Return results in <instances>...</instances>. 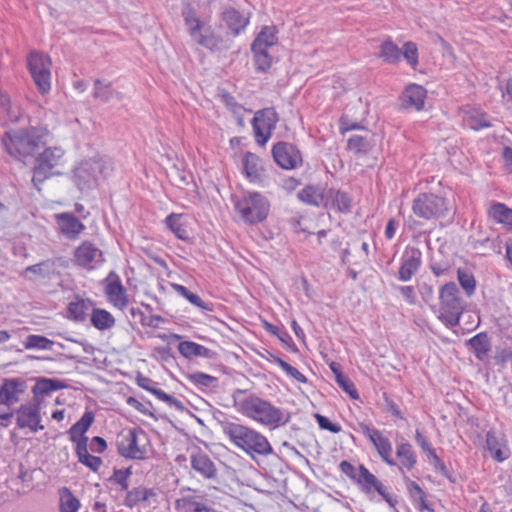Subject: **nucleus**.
Segmentation results:
<instances>
[{"instance_id":"nucleus-1","label":"nucleus","mask_w":512,"mask_h":512,"mask_svg":"<svg viewBox=\"0 0 512 512\" xmlns=\"http://www.w3.org/2000/svg\"><path fill=\"white\" fill-rule=\"evenodd\" d=\"M245 394L246 391L236 389L232 395L234 407L242 415L272 429L284 426L290 421V415L285 410L257 395Z\"/></svg>"},{"instance_id":"nucleus-2","label":"nucleus","mask_w":512,"mask_h":512,"mask_svg":"<svg viewBox=\"0 0 512 512\" xmlns=\"http://www.w3.org/2000/svg\"><path fill=\"white\" fill-rule=\"evenodd\" d=\"M49 135V130L44 126L13 129L5 132L2 144L10 156L24 162L47 143Z\"/></svg>"},{"instance_id":"nucleus-3","label":"nucleus","mask_w":512,"mask_h":512,"mask_svg":"<svg viewBox=\"0 0 512 512\" xmlns=\"http://www.w3.org/2000/svg\"><path fill=\"white\" fill-rule=\"evenodd\" d=\"M219 424L229 440L252 458L255 455L268 456L273 453L266 436L253 428L229 421L227 418L219 420Z\"/></svg>"},{"instance_id":"nucleus-4","label":"nucleus","mask_w":512,"mask_h":512,"mask_svg":"<svg viewBox=\"0 0 512 512\" xmlns=\"http://www.w3.org/2000/svg\"><path fill=\"white\" fill-rule=\"evenodd\" d=\"M113 171L110 158L96 156L82 161L73 172V182L82 192L98 186L100 179H106Z\"/></svg>"},{"instance_id":"nucleus-5","label":"nucleus","mask_w":512,"mask_h":512,"mask_svg":"<svg viewBox=\"0 0 512 512\" xmlns=\"http://www.w3.org/2000/svg\"><path fill=\"white\" fill-rule=\"evenodd\" d=\"M439 300L440 307L438 318L446 326H457L466 308V302L460 296V291L456 283L449 282L443 285L439 291Z\"/></svg>"},{"instance_id":"nucleus-6","label":"nucleus","mask_w":512,"mask_h":512,"mask_svg":"<svg viewBox=\"0 0 512 512\" xmlns=\"http://www.w3.org/2000/svg\"><path fill=\"white\" fill-rule=\"evenodd\" d=\"M233 202L235 211L246 224L254 225L263 222L269 214V201L260 193H249Z\"/></svg>"},{"instance_id":"nucleus-7","label":"nucleus","mask_w":512,"mask_h":512,"mask_svg":"<svg viewBox=\"0 0 512 512\" xmlns=\"http://www.w3.org/2000/svg\"><path fill=\"white\" fill-rule=\"evenodd\" d=\"M65 151L61 147H48L35 158L32 183L37 190L40 184L55 174V169L64 162Z\"/></svg>"},{"instance_id":"nucleus-8","label":"nucleus","mask_w":512,"mask_h":512,"mask_svg":"<svg viewBox=\"0 0 512 512\" xmlns=\"http://www.w3.org/2000/svg\"><path fill=\"white\" fill-rule=\"evenodd\" d=\"M412 211L424 220L437 219L445 216L448 211V201L434 193H420L412 202Z\"/></svg>"},{"instance_id":"nucleus-9","label":"nucleus","mask_w":512,"mask_h":512,"mask_svg":"<svg viewBox=\"0 0 512 512\" xmlns=\"http://www.w3.org/2000/svg\"><path fill=\"white\" fill-rule=\"evenodd\" d=\"M27 64L30 74L35 85L42 94L50 91L51 84V59L47 54L32 51L28 58Z\"/></svg>"},{"instance_id":"nucleus-10","label":"nucleus","mask_w":512,"mask_h":512,"mask_svg":"<svg viewBox=\"0 0 512 512\" xmlns=\"http://www.w3.org/2000/svg\"><path fill=\"white\" fill-rule=\"evenodd\" d=\"M279 116L274 108H264L255 113L252 119V127L256 142L264 146L272 135V131L276 128Z\"/></svg>"},{"instance_id":"nucleus-11","label":"nucleus","mask_w":512,"mask_h":512,"mask_svg":"<svg viewBox=\"0 0 512 512\" xmlns=\"http://www.w3.org/2000/svg\"><path fill=\"white\" fill-rule=\"evenodd\" d=\"M40 405V401L33 400L21 404L15 411L17 427L20 429L27 428L33 433L43 430Z\"/></svg>"},{"instance_id":"nucleus-12","label":"nucleus","mask_w":512,"mask_h":512,"mask_svg":"<svg viewBox=\"0 0 512 512\" xmlns=\"http://www.w3.org/2000/svg\"><path fill=\"white\" fill-rule=\"evenodd\" d=\"M275 162L283 169H296L302 165L303 159L299 149L292 143L278 142L272 148Z\"/></svg>"},{"instance_id":"nucleus-13","label":"nucleus","mask_w":512,"mask_h":512,"mask_svg":"<svg viewBox=\"0 0 512 512\" xmlns=\"http://www.w3.org/2000/svg\"><path fill=\"white\" fill-rule=\"evenodd\" d=\"M361 432L371 441L381 459L389 466H395L396 461L392 457V444L390 440L383 436L381 431L370 428L367 424L360 423Z\"/></svg>"},{"instance_id":"nucleus-14","label":"nucleus","mask_w":512,"mask_h":512,"mask_svg":"<svg viewBox=\"0 0 512 512\" xmlns=\"http://www.w3.org/2000/svg\"><path fill=\"white\" fill-rule=\"evenodd\" d=\"M28 389L27 381L20 377L3 379L0 385V405L11 407L21 400Z\"/></svg>"},{"instance_id":"nucleus-15","label":"nucleus","mask_w":512,"mask_h":512,"mask_svg":"<svg viewBox=\"0 0 512 512\" xmlns=\"http://www.w3.org/2000/svg\"><path fill=\"white\" fill-rule=\"evenodd\" d=\"M74 262L87 270H94L104 262L102 251L89 241H84L74 251Z\"/></svg>"},{"instance_id":"nucleus-16","label":"nucleus","mask_w":512,"mask_h":512,"mask_svg":"<svg viewBox=\"0 0 512 512\" xmlns=\"http://www.w3.org/2000/svg\"><path fill=\"white\" fill-rule=\"evenodd\" d=\"M139 434L144 436L142 430L130 429L126 434L122 435L117 443L118 452L121 456L130 459H143L145 456V449L139 443Z\"/></svg>"},{"instance_id":"nucleus-17","label":"nucleus","mask_w":512,"mask_h":512,"mask_svg":"<svg viewBox=\"0 0 512 512\" xmlns=\"http://www.w3.org/2000/svg\"><path fill=\"white\" fill-rule=\"evenodd\" d=\"M398 279L407 282L418 272L422 264V252L416 247H407L401 257Z\"/></svg>"},{"instance_id":"nucleus-18","label":"nucleus","mask_w":512,"mask_h":512,"mask_svg":"<svg viewBox=\"0 0 512 512\" xmlns=\"http://www.w3.org/2000/svg\"><path fill=\"white\" fill-rule=\"evenodd\" d=\"M192 39L212 52L229 50L232 43L229 39H223L222 36L215 33L210 27H204Z\"/></svg>"},{"instance_id":"nucleus-19","label":"nucleus","mask_w":512,"mask_h":512,"mask_svg":"<svg viewBox=\"0 0 512 512\" xmlns=\"http://www.w3.org/2000/svg\"><path fill=\"white\" fill-rule=\"evenodd\" d=\"M105 294L114 307L124 309L128 305V295L115 272H110L107 277Z\"/></svg>"},{"instance_id":"nucleus-20","label":"nucleus","mask_w":512,"mask_h":512,"mask_svg":"<svg viewBox=\"0 0 512 512\" xmlns=\"http://www.w3.org/2000/svg\"><path fill=\"white\" fill-rule=\"evenodd\" d=\"M221 19L231 31L233 36H238L249 24V14H244L234 7H226L221 13Z\"/></svg>"},{"instance_id":"nucleus-21","label":"nucleus","mask_w":512,"mask_h":512,"mask_svg":"<svg viewBox=\"0 0 512 512\" xmlns=\"http://www.w3.org/2000/svg\"><path fill=\"white\" fill-rule=\"evenodd\" d=\"M486 445L493 459L502 462L509 458L510 450L507 446L505 436L490 430L486 434Z\"/></svg>"},{"instance_id":"nucleus-22","label":"nucleus","mask_w":512,"mask_h":512,"mask_svg":"<svg viewBox=\"0 0 512 512\" xmlns=\"http://www.w3.org/2000/svg\"><path fill=\"white\" fill-rule=\"evenodd\" d=\"M137 385L155 395L159 400L167 403L171 407L176 409H182L183 405L180 400L172 395L165 393L162 389L156 387L157 383L151 378L146 377L142 374H138L136 377Z\"/></svg>"},{"instance_id":"nucleus-23","label":"nucleus","mask_w":512,"mask_h":512,"mask_svg":"<svg viewBox=\"0 0 512 512\" xmlns=\"http://www.w3.org/2000/svg\"><path fill=\"white\" fill-rule=\"evenodd\" d=\"M426 90L417 84L407 86L402 94L401 101L404 108H414L420 111L424 107Z\"/></svg>"},{"instance_id":"nucleus-24","label":"nucleus","mask_w":512,"mask_h":512,"mask_svg":"<svg viewBox=\"0 0 512 512\" xmlns=\"http://www.w3.org/2000/svg\"><path fill=\"white\" fill-rule=\"evenodd\" d=\"M396 457L399 460L398 470L404 476L406 471L412 470L417 463V456L408 442H402L396 446Z\"/></svg>"},{"instance_id":"nucleus-25","label":"nucleus","mask_w":512,"mask_h":512,"mask_svg":"<svg viewBox=\"0 0 512 512\" xmlns=\"http://www.w3.org/2000/svg\"><path fill=\"white\" fill-rule=\"evenodd\" d=\"M156 498L157 493L153 489L139 486L127 492L124 504L132 509L141 503L151 504L156 502Z\"/></svg>"},{"instance_id":"nucleus-26","label":"nucleus","mask_w":512,"mask_h":512,"mask_svg":"<svg viewBox=\"0 0 512 512\" xmlns=\"http://www.w3.org/2000/svg\"><path fill=\"white\" fill-rule=\"evenodd\" d=\"M191 467L206 479H212L217 474L213 461L207 454L196 453L191 456Z\"/></svg>"},{"instance_id":"nucleus-27","label":"nucleus","mask_w":512,"mask_h":512,"mask_svg":"<svg viewBox=\"0 0 512 512\" xmlns=\"http://www.w3.org/2000/svg\"><path fill=\"white\" fill-rule=\"evenodd\" d=\"M65 387L66 385L58 379L39 378L32 388V400L41 402V397L47 396L51 392L61 390Z\"/></svg>"},{"instance_id":"nucleus-28","label":"nucleus","mask_w":512,"mask_h":512,"mask_svg":"<svg viewBox=\"0 0 512 512\" xmlns=\"http://www.w3.org/2000/svg\"><path fill=\"white\" fill-rule=\"evenodd\" d=\"M88 437H82L77 441L76 454L78 461L96 472L101 467L103 461L98 456L90 455L88 452Z\"/></svg>"},{"instance_id":"nucleus-29","label":"nucleus","mask_w":512,"mask_h":512,"mask_svg":"<svg viewBox=\"0 0 512 512\" xmlns=\"http://www.w3.org/2000/svg\"><path fill=\"white\" fill-rule=\"evenodd\" d=\"M352 199L340 190L329 189L326 191L325 206H330L339 212H350Z\"/></svg>"},{"instance_id":"nucleus-30","label":"nucleus","mask_w":512,"mask_h":512,"mask_svg":"<svg viewBox=\"0 0 512 512\" xmlns=\"http://www.w3.org/2000/svg\"><path fill=\"white\" fill-rule=\"evenodd\" d=\"M93 86V97L103 103H107L115 98L118 100L122 99L121 93L114 90L109 81L96 79Z\"/></svg>"},{"instance_id":"nucleus-31","label":"nucleus","mask_w":512,"mask_h":512,"mask_svg":"<svg viewBox=\"0 0 512 512\" xmlns=\"http://www.w3.org/2000/svg\"><path fill=\"white\" fill-rule=\"evenodd\" d=\"M60 230L68 238H76L85 228L78 218L71 214H61L58 217Z\"/></svg>"},{"instance_id":"nucleus-32","label":"nucleus","mask_w":512,"mask_h":512,"mask_svg":"<svg viewBox=\"0 0 512 512\" xmlns=\"http://www.w3.org/2000/svg\"><path fill=\"white\" fill-rule=\"evenodd\" d=\"M243 166L246 176L252 182L260 181L263 175V167L260 158L250 152H247L243 158Z\"/></svg>"},{"instance_id":"nucleus-33","label":"nucleus","mask_w":512,"mask_h":512,"mask_svg":"<svg viewBox=\"0 0 512 512\" xmlns=\"http://www.w3.org/2000/svg\"><path fill=\"white\" fill-rule=\"evenodd\" d=\"M277 40L276 28L273 26H265L253 41L251 50H268L277 43Z\"/></svg>"},{"instance_id":"nucleus-34","label":"nucleus","mask_w":512,"mask_h":512,"mask_svg":"<svg viewBox=\"0 0 512 512\" xmlns=\"http://www.w3.org/2000/svg\"><path fill=\"white\" fill-rule=\"evenodd\" d=\"M298 198L309 205H325L326 192L318 186L310 185L298 192Z\"/></svg>"},{"instance_id":"nucleus-35","label":"nucleus","mask_w":512,"mask_h":512,"mask_svg":"<svg viewBox=\"0 0 512 512\" xmlns=\"http://www.w3.org/2000/svg\"><path fill=\"white\" fill-rule=\"evenodd\" d=\"M90 321L100 331L109 330L116 323L114 316L109 311L101 308L92 309Z\"/></svg>"},{"instance_id":"nucleus-36","label":"nucleus","mask_w":512,"mask_h":512,"mask_svg":"<svg viewBox=\"0 0 512 512\" xmlns=\"http://www.w3.org/2000/svg\"><path fill=\"white\" fill-rule=\"evenodd\" d=\"M468 343L478 360L483 361L487 358L488 353L491 350V343L485 332H481L473 336L469 339Z\"/></svg>"},{"instance_id":"nucleus-37","label":"nucleus","mask_w":512,"mask_h":512,"mask_svg":"<svg viewBox=\"0 0 512 512\" xmlns=\"http://www.w3.org/2000/svg\"><path fill=\"white\" fill-rule=\"evenodd\" d=\"M94 421L92 411H86L83 416L69 429L70 440L77 444L80 438L86 437L84 434L88 431Z\"/></svg>"},{"instance_id":"nucleus-38","label":"nucleus","mask_w":512,"mask_h":512,"mask_svg":"<svg viewBox=\"0 0 512 512\" xmlns=\"http://www.w3.org/2000/svg\"><path fill=\"white\" fill-rule=\"evenodd\" d=\"M379 479L371 473L364 465H360L358 467V477L356 480V484L359 486L360 490L370 496L373 493V488L376 485Z\"/></svg>"},{"instance_id":"nucleus-39","label":"nucleus","mask_w":512,"mask_h":512,"mask_svg":"<svg viewBox=\"0 0 512 512\" xmlns=\"http://www.w3.org/2000/svg\"><path fill=\"white\" fill-rule=\"evenodd\" d=\"M179 353L187 358L191 359L193 357H209L210 350L203 345L192 341H182L178 345Z\"/></svg>"},{"instance_id":"nucleus-40","label":"nucleus","mask_w":512,"mask_h":512,"mask_svg":"<svg viewBox=\"0 0 512 512\" xmlns=\"http://www.w3.org/2000/svg\"><path fill=\"white\" fill-rule=\"evenodd\" d=\"M402 51L391 40H386L380 45V57L389 64H396L400 61Z\"/></svg>"},{"instance_id":"nucleus-41","label":"nucleus","mask_w":512,"mask_h":512,"mask_svg":"<svg viewBox=\"0 0 512 512\" xmlns=\"http://www.w3.org/2000/svg\"><path fill=\"white\" fill-rule=\"evenodd\" d=\"M92 305V302L84 299H77L68 305L69 317L75 321H84L86 319V312Z\"/></svg>"},{"instance_id":"nucleus-42","label":"nucleus","mask_w":512,"mask_h":512,"mask_svg":"<svg viewBox=\"0 0 512 512\" xmlns=\"http://www.w3.org/2000/svg\"><path fill=\"white\" fill-rule=\"evenodd\" d=\"M183 17L191 38L205 27L204 23L199 20L196 12L191 7H188L183 11Z\"/></svg>"},{"instance_id":"nucleus-43","label":"nucleus","mask_w":512,"mask_h":512,"mask_svg":"<svg viewBox=\"0 0 512 512\" xmlns=\"http://www.w3.org/2000/svg\"><path fill=\"white\" fill-rule=\"evenodd\" d=\"M54 341L42 336L31 334L24 341L25 349L52 350Z\"/></svg>"},{"instance_id":"nucleus-44","label":"nucleus","mask_w":512,"mask_h":512,"mask_svg":"<svg viewBox=\"0 0 512 512\" xmlns=\"http://www.w3.org/2000/svg\"><path fill=\"white\" fill-rule=\"evenodd\" d=\"M79 508V500L69 489L63 488L60 493V512H78Z\"/></svg>"},{"instance_id":"nucleus-45","label":"nucleus","mask_w":512,"mask_h":512,"mask_svg":"<svg viewBox=\"0 0 512 512\" xmlns=\"http://www.w3.org/2000/svg\"><path fill=\"white\" fill-rule=\"evenodd\" d=\"M188 505L192 506L193 509H188L185 512H215L212 507L197 502L195 498L191 496L182 497L175 501V508L177 510H181Z\"/></svg>"},{"instance_id":"nucleus-46","label":"nucleus","mask_w":512,"mask_h":512,"mask_svg":"<svg viewBox=\"0 0 512 512\" xmlns=\"http://www.w3.org/2000/svg\"><path fill=\"white\" fill-rule=\"evenodd\" d=\"M347 147L355 154H367L371 149V143L367 135H353L348 139Z\"/></svg>"},{"instance_id":"nucleus-47","label":"nucleus","mask_w":512,"mask_h":512,"mask_svg":"<svg viewBox=\"0 0 512 512\" xmlns=\"http://www.w3.org/2000/svg\"><path fill=\"white\" fill-rule=\"evenodd\" d=\"M489 213L497 222L512 226V209L506 205L496 203L491 207Z\"/></svg>"},{"instance_id":"nucleus-48","label":"nucleus","mask_w":512,"mask_h":512,"mask_svg":"<svg viewBox=\"0 0 512 512\" xmlns=\"http://www.w3.org/2000/svg\"><path fill=\"white\" fill-rule=\"evenodd\" d=\"M182 214L172 213L165 218V224L169 230L179 239H186L188 237L186 228L180 223Z\"/></svg>"},{"instance_id":"nucleus-49","label":"nucleus","mask_w":512,"mask_h":512,"mask_svg":"<svg viewBox=\"0 0 512 512\" xmlns=\"http://www.w3.org/2000/svg\"><path fill=\"white\" fill-rule=\"evenodd\" d=\"M187 379L197 385L207 388H213L218 385V379L214 376H211L209 374L203 373V372H194L187 375Z\"/></svg>"},{"instance_id":"nucleus-50","label":"nucleus","mask_w":512,"mask_h":512,"mask_svg":"<svg viewBox=\"0 0 512 512\" xmlns=\"http://www.w3.org/2000/svg\"><path fill=\"white\" fill-rule=\"evenodd\" d=\"M172 288L182 297L186 298L191 304L203 309L210 310L207 304L196 294L189 291L185 286L180 284H172Z\"/></svg>"},{"instance_id":"nucleus-51","label":"nucleus","mask_w":512,"mask_h":512,"mask_svg":"<svg viewBox=\"0 0 512 512\" xmlns=\"http://www.w3.org/2000/svg\"><path fill=\"white\" fill-rule=\"evenodd\" d=\"M458 281L468 297L475 293L476 281L472 273L458 269Z\"/></svg>"},{"instance_id":"nucleus-52","label":"nucleus","mask_w":512,"mask_h":512,"mask_svg":"<svg viewBox=\"0 0 512 512\" xmlns=\"http://www.w3.org/2000/svg\"><path fill=\"white\" fill-rule=\"evenodd\" d=\"M466 124L473 130H480L491 126L484 113L473 112L467 115L465 119Z\"/></svg>"},{"instance_id":"nucleus-53","label":"nucleus","mask_w":512,"mask_h":512,"mask_svg":"<svg viewBox=\"0 0 512 512\" xmlns=\"http://www.w3.org/2000/svg\"><path fill=\"white\" fill-rule=\"evenodd\" d=\"M252 52L257 70L264 72L271 67L272 57L269 55L268 50L259 49L252 50Z\"/></svg>"},{"instance_id":"nucleus-54","label":"nucleus","mask_w":512,"mask_h":512,"mask_svg":"<svg viewBox=\"0 0 512 512\" xmlns=\"http://www.w3.org/2000/svg\"><path fill=\"white\" fill-rule=\"evenodd\" d=\"M131 475V467L126 469H114L113 475L109 478V480L120 485L122 490H127L129 487V477Z\"/></svg>"},{"instance_id":"nucleus-55","label":"nucleus","mask_w":512,"mask_h":512,"mask_svg":"<svg viewBox=\"0 0 512 512\" xmlns=\"http://www.w3.org/2000/svg\"><path fill=\"white\" fill-rule=\"evenodd\" d=\"M373 492H377L394 512H398L396 509V505L398 504L397 497L390 494L387 487L380 480H378L374 486Z\"/></svg>"},{"instance_id":"nucleus-56","label":"nucleus","mask_w":512,"mask_h":512,"mask_svg":"<svg viewBox=\"0 0 512 512\" xmlns=\"http://www.w3.org/2000/svg\"><path fill=\"white\" fill-rule=\"evenodd\" d=\"M273 362L278 364L290 377L294 378L300 383H306L307 378L298 371L295 367L281 359L280 357H274Z\"/></svg>"},{"instance_id":"nucleus-57","label":"nucleus","mask_w":512,"mask_h":512,"mask_svg":"<svg viewBox=\"0 0 512 512\" xmlns=\"http://www.w3.org/2000/svg\"><path fill=\"white\" fill-rule=\"evenodd\" d=\"M403 480L406 484L409 496L414 503H416L418 500H422V498H426V493L415 481H412L406 475H404Z\"/></svg>"},{"instance_id":"nucleus-58","label":"nucleus","mask_w":512,"mask_h":512,"mask_svg":"<svg viewBox=\"0 0 512 512\" xmlns=\"http://www.w3.org/2000/svg\"><path fill=\"white\" fill-rule=\"evenodd\" d=\"M469 244L471 245L472 249L479 255H485L489 250L492 249V242L489 237L480 239L470 237Z\"/></svg>"},{"instance_id":"nucleus-59","label":"nucleus","mask_w":512,"mask_h":512,"mask_svg":"<svg viewBox=\"0 0 512 512\" xmlns=\"http://www.w3.org/2000/svg\"><path fill=\"white\" fill-rule=\"evenodd\" d=\"M403 49L402 55L412 67H415L418 64V50L416 45L413 42H407L404 44Z\"/></svg>"},{"instance_id":"nucleus-60","label":"nucleus","mask_w":512,"mask_h":512,"mask_svg":"<svg viewBox=\"0 0 512 512\" xmlns=\"http://www.w3.org/2000/svg\"><path fill=\"white\" fill-rule=\"evenodd\" d=\"M336 382L347 394L350 395L351 398H353V399L358 398V392L355 388V385L347 376L338 375Z\"/></svg>"},{"instance_id":"nucleus-61","label":"nucleus","mask_w":512,"mask_h":512,"mask_svg":"<svg viewBox=\"0 0 512 512\" xmlns=\"http://www.w3.org/2000/svg\"><path fill=\"white\" fill-rule=\"evenodd\" d=\"M221 100L225 104V106L231 110L233 114H240L243 110L242 105H240L234 96L231 94L224 92L221 94Z\"/></svg>"},{"instance_id":"nucleus-62","label":"nucleus","mask_w":512,"mask_h":512,"mask_svg":"<svg viewBox=\"0 0 512 512\" xmlns=\"http://www.w3.org/2000/svg\"><path fill=\"white\" fill-rule=\"evenodd\" d=\"M316 420L321 429L328 430L332 433H339L341 431L340 425L332 423L323 415L316 414Z\"/></svg>"},{"instance_id":"nucleus-63","label":"nucleus","mask_w":512,"mask_h":512,"mask_svg":"<svg viewBox=\"0 0 512 512\" xmlns=\"http://www.w3.org/2000/svg\"><path fill=\"white\" fill-rule=\"evenodd\" d=\"M340 471L349 477L352 481L356 482L358 477V468L352 465L350 462L343 460L339 464Z\"/></svg>"},{"instance_id":"nucleus-64","label":"nucleus","mask_w":512,"mask_h":512,"mask_svg":"<svg viewBox=\"0 0 512 512\" xmlns=\"http://www.w3.org/2000/svg\"><path fill=\"white\" fill-rule=\"evenodd\" d=\"M400 294L403 296V298L409 303V304H415L416 302V295L414 288L412 286H400L398 288Z\"/></svg>"}]
</instances>
